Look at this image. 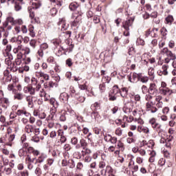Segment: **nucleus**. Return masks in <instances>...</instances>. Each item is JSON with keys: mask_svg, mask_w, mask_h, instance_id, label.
Segmentation results:
<instances>
[{"mask_svg": "<svg viewBox=\"0 0 176 176\" xmlns=\"http://www.w3.org/2000/svg\"><path fill=\"white\" fill-rule=\"evenodd\" d=\"M24 21L22 19H14L12 16H7L0 26V39L2 38H8L9 36V31H12V25H23Z\"/></svg>", "mask_w": 176, "mask_h": 176, "instance_id": "f257e3e1", "label": "nucleus"}, {"mask_svg": "<svg viewBox=\"0 0 176 176\" xmlns=\"http://www.w3.org/2000/svg\"><path fill=\"white\" fill-rule=\"evenodd\" d=\"M153 94L148 93L145 96L146 101V112H151V113H156L159 109L163 108V97L160 95L155 96V102L152 101L153 100Z\"/></svg>", "mask_w": 176, "mask_h": 176, "instance_id": "f03ea898", "label": "nucleus"}, {"mask_svg": "<svg viewBox=\"0 0 176 176\" xmlns=\"http://www.w3.org/2000/svg\"><path fill=\"white\" fill-rule=\"evenodd\" d=\"M127 78L131 83H137L138 82L148 83L149 82L148 76H144L142 73H137L135 72L131 73L129 76H127Z\"/></svg>", "mask_w": 176, "mask_h": 176, "instance_id": "7ed1b4c3", "label": "nucleus"}, {"mask_svg": "<svg viewBox=\"0 0 176 176\" xmlns=\"http://www.w3.org/2000/svg\"><path fill=\"white\" fill-rule=\"evenodd\" d=\"M24 0H0V3H7L8 5L14 6V10L15 12H21L23 10V1Z\"/></svg>", "mask_w": 176, "mask_h": 176, "instance_id": "20e7f679", "label": "nucleus"}, {"mask_svg": "<svg viewBox=\"0 0 176 176\" xmlns=\"http://www.w3.org/2000/svg\"><path fill=\"white\" fill-rule=\"evenodd\" d=\"M160 54H162V56H166V58H164L165 64H168L171 60L174 61V60L176 59L175 54L173 53V52H171L168 47H164L162 49L160 50Z\"/></svg>", "mask_w": 176, "mask_h": 176, "instance_id": "39448f33", "label": "nucleus"}, {"mask_svg": "<svg viewBox=\"0 0 176 176\" xmlns=\"http://www.w3.org/2000/svg\"><path fill=\"white\" fill-rule=\"evenodd\" d=\"M3 77L2 78L3 85H8V83H10L12 80L13 83H16L17 82V78H14L8 69H6L3 71Z\"/></svg>", "mask_w": 176, "mask_h": 176, "instance_id": "423d86ee", "label": "nucleus"}, {"mask_svg": "<svg viewBox=\"0 0 176 176\" xmlns=\"http://www.w3.org/2000/svg\"><path fill=\"white\" fill-rule=\"evenodd\" d=\"M40 87H36V85H34L33 84H29L28 86L23 87V91L25 94H29L30 96H35L36 93L40 91Z\"/></svg>", "mask_w": 176, "mask_h": 176, "instance_id": "0eeeda50", "label": "nucleus"}, {"mask_svg": "<svg viewBox=\"0 0 176 176\" xmlns=\"http://www.w3.org/2000/svg\"><path fill=\"white\" fill-rule=\"evenodd\" d=\"M120 94V89L118 85L113 86L111 90L109 92V100L116 101L118 100V94Z\"/></svg>", "mask_w": 176, "mask_h": 176, "instance_id": "6e6552de", "label": "nucleus"}, {"mask_svg": "<svg viewBox=\"0 0 176 176\" xmlns=\"http://www.w3.org/2000/svg\"><path fill=\"white\" fill-rule=\"evenodd\" d=\"M69 8L70 10L74 12L72 15L78 14V16H82L83 12H82V10L80 9V6L76 2L71 3L69 6Z\"/></svg>", "mask_w": 176, "mask_h": 176, "instance_id": "1a4fd4ad", "label": "nucleus"}, {"mask_svg": "<svg viewBox=\"0 0 176 176\" xmlns=\"http://www.w3.org/2000/svg\"><path fill=\"white\" fill-rule=\"evenodd\" d=\"M0 107L3 109H8L10 107V99L8 97H5V92L0 94Z\"/></svg>", "mask_w": 176, "mask_h": 176, "instance_id": "9d476101", "label": "nucleus"}, {"mask_svg": "<svg viewBox=\"0 0 176 176\" xmlns=\"http://www.w3.org/2000/svg\"><path fill=\"white\" fill-rule=\"evenodd\" d=\"M47 49H49V44L47 43H43L40 45V48L36 53L38 57H39L38 58V60H41V58H43V56L45 54L43 52H45V50H47Z\"/></svg>", "mask_w": 176, "mask_h": 176, "instance_id": "9b49d317", "label": "nucleus"}, {"mask_svg": "<svg viewBox=\"0 0 176 176\" xmlns=\"http://www.w3.org/2000/svg\"><path fill=\"white\" fill-rule=\"evenodd\" d=\"M81 17H82V15H79V14L72 15V19H74L70 23L72 28H73V27H76V28H78L79 25H80V21L82 20Z\"/></svg>", "mask_w": 176, "mask_h": 176, "instance_id": "f8f14e48", "label": "nucleus"}, {"mask_svg": "<svg viewBox=\"0 0 176 176\" xmlns=\"http://www.w3.org/2000/svg\"><path fill=\"white\" fill-rule=\"evenodd\" d=\"M61 166L62 167H69L72 170L75 168V161L72 159L69 160H62L61 161Z\"/></svg>", "mask_w": 176, "mask_h": 176, "instance_id": "ddd939ff", "label": "nucleus"}, {"mask_svg": "<svg viewBox=\"0 0 176 176\" xmlns=\"http://www.w3.org/2000/svg\"><path fill=\"white\" fill-rule=\"evenodd\" d=\"M168 68L169 66L167 64H164L162 66L161 69H160L157 72V74L158 76H167L168 75Z\"/></svg>", "mask_w": 176, "mask_h": 176, "instance_id": "4468645a", "label": "nucleus"}, {"mask_svg": "<svg viewBox=\"0 0 176 176\" xmlns=\"http://www.w3.org/2000/svg\"><path fill=\"white\" fill-rule=\"evenodd\" d=\"M128 168H129V170H131L133 174H134V173H137V171L140 170V166H138V164H135L134 160H133V158L130 159V162L128 164Z\"/></svg>", "mask_w": 176, "mask_h": 176, "instance_id": "2eb2a0df", "label": "nucleus"}, {"mask_svg": "<svg viewBox=\"0 0 176 176\" xmlns=\"http://www.w3.org/2000/svg\"><path fill=\"white\" fill-rule=\"evenodd\" d=\"M23 52H24V47L23 46V45H19L13 49V53L14 54H16V57H19L21 58H23V56H24Z\"/></svg>", "mask_w": 176, "mask_h": 176, "instance_id": "dca6fc26", "label": "nucleus"}, {"mask_svg": "<svg viewBox=\"0 0 176 176\" xmlns=\"http://www.w3.org/2000/svg\"><path fill=\"white\" fill-rule=\"evenodd\" d=\"M89 146V142L85 138H81L79 141V144L75 146V149L79 151V149H83L84 148H87Z\"/></svg>", "mask_w": 176, "mask_h": 176, "instance_id": "f3484780", "label": "nucleus"}, {"mask_svg": "<svg viewBox=\"0 0 176 176\" xmlns=\"http://www.w3.org/2000/svg\"><path fill=\"white\" fill-rule=\"evenodd\" d=\"M133 23H134V18L130 17L122 22V28L127 30H130V27H132Z\"/></svg>", "mask_w": 176, "mask_h": 176, "instance_id": "a211bd4d", "label": "nucleus"}, {"mask_svg": "<svg viewBox=\"0 0 176 176\" xmlns=\"http://www.w3.org/2000/svg\"><path fill=\"white\" fill-rule=\"evenodd\" d=\"M132 122H137L138 124H140L141 126L144 123V120L142 119L141 116L139 118H134L133 116H129L128 117V123H132Z\"/></svg>", "mask_w": 176, "mask_h": 176, "instance_id": "6ab92c4d", "label": "nucleus"}, {"mask_svg": "<svg viewBox=\"0 0 176 176\" xmlns=\"http://www.w3.org/2000/svg\"><path fill=\"white\" fill-rule=\"evenodd\" d=\"M148 93L150 94L155 95L159 93V89H157V85L155 82H151L148 87Z\"/></svg>", "mask_w": 176, "mask_h": 176, "instance_id": "aec40b11", "label": "nucleus"}, {"mask_svg": "<svg viewBox=\"0 0 176 176\" xmlns=\"http://www.w3.org/2000/svg\"><path fill=\"white\" fill-rule=\"evenodd\" d=\"M15 113L17 116H26V118H28V116H31V113H30V112L27 111V109H25V108H24V107L16 110Z\"/></svg>", "mask_w": 176, "mask_h": 176, "instance_id": "412c9836", "label": "nucleus"}, {"mask_svg": "<svg viewBox=\"0 0 176 176\" xmlns=\"http://www.w3.org/2000/svg\"><path fill=\"white\" fill-rule=\"evenodd\" d=\"M35 76L36 78H37V79H39L40 78H43L44 80H50V76H49V74H45L42 71L36 72L35 74Z\"/></svg>", "mask_w": 176, "mask_h": 176, "instance_id": "4be33fe9", "label": "nucleus"}, {"mask_svg": "<svg viewBox=\"0 0 176 176\" xmlns=\"http://www.w3.org/2000/svg\"><path fill=\"white\" fill-rule=\"evenodd\" d=\"M34 116H38L39 119H45L46 118V113L45 111L40 109H34L33 111Z\"/></svg>", "mask_w": 176, "mask_h": 176, "instance_id": "5701e85b", "label": "nucleus"}, {"mask_svg": "<svg viewBox=\"0 0 176 176\" xmlns=\"http://www.w3.org/2000/svg\"><path fill=\"white\" fill-rule=\"evenodd\" d=\"M160 93L162 96H168L170 97V96H172L174 94V90L170 89V88H164L163 89L160 90Z\"/></svg>", "mask_w": 176, "mask_h": 176, "instance_id": "b1692460", "label": "nucleus"}, {"mask_svg": "<svg viewBox=\"0 0 176 176\" xmlns=\"http://www.w3.org/2000/svg\"><path fill=\"white\" fill-rule=\"evenodd\" d=\"M46 159H47V155L40 153L38 157L37 158L36 157V164H42Z\"/></svg>", "mask_w": 176, "mask_h": 176, "instance_id": "393cba45", "label": "nucleus"}, {"mask_svg": "<svg viewBox=\"0 0 176 176\" xmlns=\"http://www.w3.org/2000/svg\"><path fill=\"white\" fill-rule=\"evenodd\" d=\"M58 137H60V144H65L67 142V136L64 135V131L63 129H58L57 131Z\"/></svg>", "mask_w": 176, "mask_h": 176, "instance_id": "a878e982", "label": "nucleus"}, {"mask_svg": "<svg viewBox=\"0 0 176 176\" xmlns=\"http://www.w3.org/2000/svg\"><path fill=\"white\" fill-rule=\"evenodd\" d=\"M14 94V100H17L18 101H23L24 100V98L25 97V95H24L21 92H19L18 90L13 91Z\"/></svg>", "mask_w": 176, "mask_h": 176, "instance_id": "bb28decb", "label": "nucleus"}, {"mask_svg": "<svg viewBox=\"0 0 176 176\" xmlns=\"http://www.w3.org/2000/svg\"><path fill=\"white\" fill-rule=\"evenodd\" d=\"M69 99V95L66 92H63L59 96V100L63 104H68V100Z\"/></svg>", "mask_w": 176, "mask_h": 176, "instance_id": "cd10ccee", "label": "nucleus"}, {"mask_svg": "<svg viewBox=\"0 0 176 176\" xmlns=\"http://www.w3.org/2000/svg\"><path fill=\"white\" fill-rule=\"evenodd\" d=\"M151 127L153 130H155V131H156V133H157L159 137H162V133H163V129H162V125L160 124V123L157 122Z\"/></svg>", "mask_w": 176, "mask_h": 176, "instance_id": "c85d7f7f", "label": "nucleus"}, {"mask_svg": "<svg viewBox=\"0 0 176 176\" xmlns=\"http://www.w3.org/2000/svg\"><path fill=\"white\" fill-rule=\"evenodd\" d=\"M120 94L124 100H127L129 96V88L122 87L120 89Z\"/></svg>", "mask_w": 176, "mask_h": 176, "instance_id": "c756f323", "label": "nucleus"}, {"mask_svg": "<svg viewBox=\"0 0 176 176\" xmlns=\"http://www.w3.org/2000/svg\"><path fill=\"white\" fill-rule=\"evenodd\" d=\"M41 152L36 149H35V148L32 147V146H30L28 148V155H33L34 157H36V156H39V153Z\"/></svg>", "mask_w": 176, "mask_h": 176, "instance_id": "7c9ffc66", "label": "nucleus"}, {"mask_svg": "<svg viewBox=\"0 0 176 176\" xmlns=\"http://www.w3.org/2000/svg\"><path fill=\"white\" fill-rule=\"evenodd\" d=\"M58 85L57 82H54L52 80L45 82L43 84L44 89H53V87H57Z\"/></svg>", "mask_w": 176, "mask_h": 176, "instance_id": "2f4dec72", "label": "nucleus"}, {"mask_svg": "<svg viewBox=\"0 0 176 176\" xmlns=\"http://www.w3.org/2000/svg\"><path fill=\"white\" fill-rule=\"evenodd\" d=\"M7 137V142L8 145L9 146H12V144H13V141H14V138H16V134L12 133L10 135H6Z\"/></svg>", "mask_w": 176, "mask_h": 176, "instance_id": "473e14b6", "label": "nucleus"}, {"mask_svg": "<svg viewBox=\"0 0 176 176\" xmlns=\"http://www.w3.org/2000/svg\"><path fill=\"white\" fill-rule=\"evenodd\" d=\"M25 100L28 102V108H34V100L32 96H25Z\"/></svg>", "mask_w": 176, "mask_h": 176, "instance_id": "72a5a7b5", "label": "nucleus"}, {"mask_svg": "<svg viewBox=\"0 0 176 176\" xmlns=\"http://www.w3.org/2000/svg\"><path fill=\"white\" fill-rule=\"evenodd\" d=\"M69 93L72 97H76L78 98V96H80V92H76L75 87H74L73 86H71L69 87Z\"/></svg>", "mask_w": 176, "mask_h": 176, "instance_id": "f704fd0d", "label": "nucleus"}, {"mask_svg": "<svg viewBox=\"0 0 176 176\" xmlns=\"http://www.w3.org/2000/svg\"><path fill=\"white\" fill-rule=\"evenodd\" d=\"M31 85H33V86H36V87L42 88V85L38 80V78L32 77L31 78Z\"/></svg>", "mask_w": 176, "mask_h": 176, "instance_id": "c9c22d12", "label": "nucleus"}, {"mask_svg": "<svg viewBox=\"0 0 176 176\" xmlns=\"http://www.w3.org/2000/svg\"><path fill=\"white\" fill-rule=\"evenodd\" d=\"M74 155H77L76 159H82V157H86V156H87L86 151L83 149L81 151V153L80 151H77Z\"/></svg>", "mask_w": 176, "mask_h": 176, "instance_id": "e433bc0d", "label": "nucleus"}, {"mask_svg": "<svg viewBox=\"0 0 176 176\" xmlns=\"http://www.w3.org/2000/svg\"><path fill=\"white\" fill-rule=\"evenodd\" d=\"M34 2L32 3L31 8L33 9H39L42 6V1L41 0H34Z\"/></svg>", "mask_w": 176, "mask_h": 176, "instance_id": "4c0bfd02", "label": "nucleus"}, {"mask_svg": "<svg viewBox=\"0 0 176 176\" xmlns=\"http://www.w3.org/2000/svg\"><path fill=\"white\" fill-rule=\"evenodd\" d=\"M3 170H1L3 174H6V175H10L12 173V166H3Z\"/></svg>", "mask_w": 176, "mask_h": 176, "instance_id": "58836bf2", "label": "nucleus"}, {"mask_svg": "<svg viewBox=\"0 0 176 176\" xmlns=\"http://www.w3.org/2000/svg\"><path fill=\"white\" fill-rule=\"evenodd\" d=\"M148 75L150 77V80H155V68L149 67L148 69Z\"/></svg>", "mask_w": 176, "mask_h": 176, "instance_id": "ea45409f", "label": "nucleus"}, {"mask_svg": "<svg viewBox=\"0 0 176 176\" xmlns=\"http://www.w3.org/2000/svg\"><path fill=\"white\" fill-rule=\"evenodd\" d=\"M52 43H53L54 46H55L54 50L56 52L57 50V47L61 45V39L54 38L52 41Z\"/></svg>", "mask_w": 176, "mask_h": 176, "instance_id": "a19ab883", "label": "nucleus"}, {"mask_svg": "<svg viewBox=\"0 0 176 176\" xmlns=\"http://www.w3.org/2000/svg\"><path fill=\"white\" fill-rule=\"evenodd\" d=\"M25 132L28 134H30V133H34V126L30 124H26L25 126Z\"/></svg>", "mask_w": 176, "mask_h": 176, "instance_id": "79ce46f5", "label": "nucleus"}, {"mask_svg": "<svg viewBox=\"0 0 176 176\" xmlns=\"http://www.w3.org/2000/svg\"><path fill=\"white\" fill-rule=\"evenodd\" d=\"M91 109L96 111H98V109H101V103L96 102L91 105Z\"/></svg>", "mask_w": 176, "mask_h": 176, "instance_id": "37998d69", "label": "nucleus"}, {"mask_svg": "<svg viewBox=\"0 0 176 176\" xmlns=\"http://www.w3.org/2000/svg\"><path fill=\"white\" fill-rule=\"evenodd\" d=\"M117 149L121 151V152H124V149H126L124 143L122 142L120 140H118L117 142Z\"/></svg>", "mask_w": 176, "mask_h": 176, "instance_id": "c03bdc74", "label": "nucleus"}, {"mask_svg": "<svg viewBox=\"0 0 176 176\" xmlns=\"http://www.w3.org/2000/svg\"><path fill=\"white\" fill-rule=\"evenodd\" d=\"M28 151L24 149V148H20L19 151V157H27L28 156Z\"/></svg>", "mask_w": 176, "mask_h": 176, "instance_id": "a18cd8bd", "label": "nucleus"}, {"mask_svg": "<svg viewBox=\"0 0 176 176\" xmlns=\"http://www.w3.org/2000/svg\"><path fill=\"white\" fill-rule=\"evenodd\" d=\"M65 113H67V115L73 116V118H75V116H76V113L71 107H67L66 111H65Z\"/></svg>", "mask_w": 176, "mask_h": 176, "instance_id": "49530a36", "label": "nucleus"}, {"mask_svg": "<svg viewBox=\"0 0 176 176\" xmlns=\"http://www.w3.org/2000/svg\"><path fill=\"white\" fill-rule=\"evenodd\" d=\"M26 163H30L32 164L34 162H36V157H34V158H31V155L30 154H28L27 157L25 159Z\"/></svg>", "mask_w": 176, "mask_h": 176, "instance_id": "de8ad7c7", "label": "nucleus"}, {"mask_svg": "<svg viewBox=\"0 0 176 176\" xmlns=\"http://www.w3.org/2000/svg\"><path fill=\"white\" fill-rule=\"evenodd\" d=\"M173 21H174V17L173 16V15H168L165 19V23L166 24H169V25H171V24H173Z\"/></svg>", "mask_w": 176, "mask_h": 176, "instance_id": "09e8293b", "label": "nucleus"}, {"mask_svg": "<svg viewBox=\"0 0 176 176\" xmlns=\"http://www.w3.org/2000/svg\"><path fill=\"white\" fill-rule=\"evenodd\" d=\"M46 61L47 63V64H53L55 65L57 63V61L56 60V58H54V56H49L47 58Z\"/></svg>", "mask_w": 176, "mask_h": 176, "instance_id": "8fccbe9b", "label": "nucleus"}, {"mask_svg": "<svg viewBox=\"0 0 176 176\" xmlns=\"http://www.w3.org/2000/svg\"><path fill=\"white\" fill-rule=\"evenodd\" d=\"M18 176H30V171L28 170L25 169L23 170L19 171L17 173Z\"/></svg>", "mask_w": 176, "mask_h": 176, "instance_id": "3c124183", "label": "nucleus"}, {"mask_svg": "<svg viewBox=\"0 0 176 176\" xmlns=\"http://www.w3.org/2000/svg\"><path fill=\"white\" fill-rule=\"evenodd\" d=\"M74 47H75L74 45H70V46L67 48H64L63 47V52L64 54H67V53H71V52H72L74 50Z\"/></svg>", "mask_w": 176, "mask_h": 176, "instance_id": "603ef678", "label": "nucleus"}, {"mask_svg": "<svg viewBox=\"0 0 176 176\" xmlns=\"http://www.w3.org/2000/svg\"><path fill=\"white\" fill-rule=\"evenodd\" d=\"M131 97H133L134 100L136 101V102H141V95L140 94H135V93H133L131 94Z\"/></svg>", "mask_w": 176, "mask_h": 176, "instance_id": "864d4df0", "label": "nucleus"}, {"mask_svg": "<svg viewBox=\"0 0 176 176\" xmlns=\"http://www.w3.org/2000/svg\"><path fill=\"white\" fill-rule=\"evenodd\" d=\"M34 8H32V7L28 8V10L30 14V17L31 19H34L35 17V12L34 11Z\"/></svg>", "mask_w": 176, "mask_h": 176, "instance_id": "5fc2aeb1", "label": "nucleus"}, {"mask_svg": "<svg viewBox=\"0 0 176 176\" xmlns=\"http://www.w3.org/2000/svg\"><path fill=\"white\" fill-rule=\"evenodd\" d=\"M70 142L72 144V145H74V146H77V145H79L78 142V138L76 136H74L73 138H71Z\"/></svg>", "mask_w": 176, "mask_h": 176, "instance_id": "6e6d98bb", "label": "nucleus"}, {"mask_svg": "<svg viewBox=\"0 0 176 176\" xmlns=\"http://www.w3.org/2000/svg\"><path fill=\"white\" fill-rule=\"evenodd\" d=\"M121 42L123 45H127L130 43V38L129 37L121 36Z\"/></svg>", "mask_w": 176, "mask_h": 176, "instance_id": "4d7b16f0", "label": "nucleus"}, {"mask_svg": "<svg viewBox=\"0 0 176 176\" xmlns=\"http://www.w3.org/2000/svg\"><path fill=\"white\" fill-rule=\"evenodd\" d=\"M44 137L43 136H41L39 138V136L34 135L32 138V141H33V142H39V141L41 140H44Z\"/></svg>", "mask_w": 176, "mask_h": 176, "instance_id": "13d9d810", "label": "nucleus"}, {"mask_svg": "<svg viewBox=\"0 0 176 176\" xmlns=\"http://www.w3.org/2000/svg\"><path fill=\"white\" fill-rule=\"evenodd\" d=\"M30 46L32 47V49H36L38 41L36 39H32L30 41Z\"/></svg>", "mask_w": 176, "mask_h": 176, "instance_id": "bf43d9fd", "label": "nucleus"}, {"mask_svg": "<svg viewBox=\"0 0 176 176\" xmlns=\"http://www.w3.org/2000/svg\"><path fill=\"white\" fill-rule=\"evenodd\" d=\"M7 69H8V71L10 72H17V66H16L14 63V65H12V66H10V67H7Z\"/></svg>", "mask_w": 176, "mask_h": 176, "instance_id": "052dcab7", "label": "nucleus"}, {"mask_svg": "<svg viewBox=\"0 0 176 176\" xmlns=\"http://www.w3.org/2000/svg\"><path fill=\"white\" fill-rule=\"evenodd\" d=\"M91 116H94L96 120H98V119L101 118V116H100V113H98V111H93V112L91 113Z\"/></svg>", "mask_w": 176, "mask_h": 176, "instance_id": "680f3d73", "label": "nucleus"}, {"mask_svg": "<svg viewBox=\"0 0 176 176\" xmlns=\"http://www.w3.org/2000/svg\"><path fill=\"white\" fill-rule=\"evenodd\" d=\"M111 82V78L108 76H103L102 78V82L105 85V83H109Z\"/></svg>", "mask_w": 176, "mask_h": 176, "instance_id": "e2e57ef3", "label": "nucleus"}, {"mask_svg": "<svg viewBox=\"0 0 176 176\" xmlns=\"http://www.w3.org/2000/svg\"><path fill=\"white\" fill-rule=\"evenodd\" d=\"M157 122V120L155 118H151L149 119L148 120V124H150L151 126V127H153L154 125H155Z\"/></svg>", "mask_w": 176, "mask_h": 176, "instance_id": "0e129e2a", "label": "nucleus"}, {"mask_svg": "<svg viewBox=\"0 0 176 176\" xmlns=\"http://www.w3.org/2000/svg\"><path fill=\"white\" fill-rule=\"evenodd\" d=\"M116 135H118V137H121V135L123 134V130H122V128L118 127L115 131Z\"/></svg>", "mask_w": 176, "mask_h": 176, "instance_id": "69168bd1", "label": "nucleus"}, {"mask_svg": "<svg viewBox=\"0 0 176 176\" xmlns=\"http://www.w3.org/2000/svg\"><path fill=\"white\" fill-rule=\"evenodd\" d=\"M142 94H146L149 93V88L146 85H142L141 87Z\"/></svg>", "mask_w": 176, "mask_h": 176, "instance_id": "338daca9", "label": "nucleus"}, {"mask_svg": "<svg viewBox=\"0 0 176 176\" xmlns=\"http://www.w3.org/2000/svg\"><path fill=\"white\" fill-rule=\"evenodd\" d=\"M136 163L140 166H144V158L142 157H136Z\"/></svg>", "mask_w": 176, "mask_h": 176, "instance_id": "774afa93", "label": "nucleus"}]
</instances>
